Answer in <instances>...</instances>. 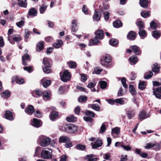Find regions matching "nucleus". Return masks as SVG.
<instances>
[{
	"label": "nucleus",
	"instance_id": "f257e3e1",
	"mask_svg": "<svg viewBox=\"0 0 161 161\" xmlns=\"http://www.w3.org/2000/svg\"><path fill=\"white\" fill-rule=\"evenodd\" d=\"M111 60V56L108 54L106 55L103 56L101 59L100 62L102 65L104 67L107 68L111 67L113 65L111 64H109Z\"/></svg>",
	"mask_w": 161,
	"mask_h": 161
},
{
	"label": "nucleus",
	"instance_id": "f03ea898",
	"mask_svg": "<svg viewBox=\"0 0 161 161\" xmlns=\"http://www.w3.org/2000/svg\"><path fill=\"white\" fill-rule=\"evenodd\" d=\"M63 130L66 132L72 134L76 131L78 130V127L72 124L64 125L62 128Z\"/></svg>",
	"mask_w": 161,
	"mask_h": 161
},
{
	"label": "nucleus",
	"instance_id": "7ed1b4c3",
	"mask_svg": "<svg viewBox=\"0 0 161 161\" xmlns=\"http://www.w3.org/2000/svg\"><path fill=\"white\" fill-rule=\"evenodd\" d=\"M41 146L45 147L48 146L50 143L51 139L49 137H46L45 136H41L38 139Z\"/></svg>",
	"mask_w": 161,
	"mask_h": 161
},
{
	"label": "nucleus",
	"instance_id": "20e7f679",
	"mask_svg": "<svg viewBox=\"0 0 161 161\" xmlns=\"http://www.w3.org/2000/svg\"><path fill=\"white\" fill-rule=\"evenodd\" d=\"M43 64L44 67H42V69L43 72L47 74H48L51 72V69L50 68L51 66L48 61L47 58L46 57H44L43 58Z\"/></svg>",
	"mask_w": 161,
	"mask_h": 161
},
{
	"label": "nucleus",
	"instance_id": "39448f33",
	"mask_svg": "<svg viewBox=\"0 0 161 161\" xmlns=\"http://www.w3.org/2000/svg\"><path fill=\"white\" fill-rule=\"evenodd\" d=\"M41 156L44 159L51 158L52 156V151L50 152L45 150H43L41 153Z\"/></svg>",
	"mask_w": 161,
	"mask_h": 161
},
{
	"label": "nucleus",
	"instance_id": "423d86ee",
	"mask_svg": "<svg viewBox=\"0 0 161 161\" xmlns=\"http://www.w3.org/2000/svg\"><path fill=\"white\" fill-rule=\"evenodd\" d=\"M70 78V73L67 70L64 71L61 77V79L64 82H65L69 80Z\"/></svg>",
	"mask_w": 161,
	"mask_h": 161
},
{
	"label": "nucleus",
	"instance_id": "0eeeda50",
	"mask_svg": "<svg viewBox=\"0 0 161 161\" xmlns=\"http://www.w3.org/2000/svg\"><path fill=\"white\" fill-rule=\"evenodd\" d=\"M96 37L100 39H102L104 36L103 31L102 30L98 29L95 32Z\"/></svg>",
	"mask_w": 161,
	"mask_h": 161
},
{
	"label": "nucleus",
	"instance_id": "6e6552de",
	"mask_svg": "<svg viewBox=\"0 0 161 161\" xmlns=\"http://www.w3.org/2000/svg\"><path fill=\"white\" fill-rule=\"evenodd\" d=\"M25 112L28 114L31 115L34 112V109L33 106L30 105L25 110Z\"/></svg>",
	"mask_w": 161,
	"mask_h": 161
},
{
	"label": "nucleus",
	"instance_id": "1a4fd4ad",
	"mask_svg": "<svg viewBox=\"0 0 161 161\" xmlns=\"http://www.w3.org/2000/svg\"><path fill=\"white\" fill-rule=\"evenodd\" d=\"M32 125L36 127H39L42 125V123L40 120L36 118H34L31 123Z\"/></svg>",
	"mask_w": 161,
	"mask_h": 161
},
{
	"label": "nucleus",
	"instance_id": "9d476101",
	"mask_svg": "<svg viewBox=\"0 0 161 161\" xmlns=\"http://www.w3.org/2000/svg\"><path fill=\"white\" fill-rule=\"evenodd\" d=\"M133 53L136 55H139L141 53L140 48L136 45H134L131 47Z\"/></svg>",
	"mask_w": 161,
	"mask_h": 161
},
{
	"label": "nucleus",
	"instance_id": "9b49d317",
	"mask_svg": "<svg viewBox=\"0 0 161 161\" xmlns=\"http://www.w3.org/2000/svg\"><path fill=\"white\" fill-rule=\"evenodd\" d=\"M150 0H140V6L144 8L147 7L148 3Z\"/></svg>",
	"mask_w": 161,
	"mask_h": 161
},
{
	"label": "nucleus",
	"instance_id": "f8f14e48",
	"mask_svg": "<svg viewBox=\"0 0 161 161\" xmlns=\"http://www.w3.org/2000/svg\"><path fill=\"white\" fill-rule=\"evenodd\" d=\"M127 101L128 100L127 98H122L116 99L115 100V102L116 103L123 105L126 103Z\"/></svg>",
	"mask_w": 161,
	"mask_h": 161
},
{
	"label": "nucleus",
	"instance_id": "ddd939ff",
	"mask_svg": "<svg viewBox=\"0 0 161 161\" xmlns=\"http://www.w3.org/2000/svg\"><path fill=\"white\" fill-rule=\"evenodd\" d=\"M94 155L93 154H90L86 155V158L88 159V161H97L99 159L97 158H94Z\"/></svg>",
	"mask_w": 161,
	"mask_h": 161
},
{
	"label": "nucleus",
	"instance_id": "4468645a",
	"mask_svg": "<svg viewBox=\"0 0 161 161\" xmlns=\"http://www.w3.org/2000/svg\"><path fill=\"white\" fill-rule=\"evenodd\" d=\"M16 81L17 83L19 84H21L24 83V80L21 78H18L17 76L13 77L12 78V82H14Z\"/></svg>",
	"mask_w": 161,
	"mask_h": 161
},
{
	"label": "nucleus",
	"instance_id": "2eb2a0df",
	"mask_svg": "<svg viewBox=\"0 0 161 161\" xmlns=\"http://www.w3.org/2000/svg\"><path fill=\"white\" fill-rule=\"evenodd\" d=\"M63 44V42L61 40H57L56 42L53 44V47L56 48H58L60 47Z\"/></svg>",
	"mask_w": 161,
	"mask_h": 161
},
{
	"label": "nucleus",
	"instance_id": "dca6fc26",
	"mask_svg": "<svg viewBox=\"0 0 161 161\" xmlns=\"http://www.w3.org/2000/svg\"><path fill=\"white\" fill-rule=\"evenodd\" d=\"M129 60L130 63L131 64H136L138 61V58L136 56H132L129 58Z\"/></svg>",
	"mask_w": 161,
	"mask_h": 161
},
{
	"label": "nucleus",
	"instance_id": "f3484780",
	"mask_svg": "<svg viewBox=\"0 0 161 161\" xmlns=\"http://www.w3.org/2000/svg\"><path fill=\"white\" fill-rule=\"evenodd\" d=\"M41 83L42 84L43 86L44 87L46 88L50 85L51 84V81L50 80H45L44 79H43L41 80Z\"/></svg>",
	"mask_w": 161,
	"mask_h": 161
},
{
	"label": "nucleus",
	"instance_id": "a211bd4d",
	"mask_svg": "<svg viewBox=\"0 0 161 161\" xmlns=\"http://www.w3.org/2000/svg\"><path fill=\"white\" fill-rule=\"evenodd\" d=\"M42 94V91L39 89L36 90L32 93L33 96L36 97L41 96Z\"/></svg>",
	"mask_w": 161,
	"mask_h": 161
},
{
	"label": "nucleus",
	"instance_id": "6ab92c4d",
	"mask_svg": "<svg viewBox=\"0 0 161 161\" xmlns=\"http://www.w3.org/2000/svg\"><path fill=\"white\" fill-rule=\"evenodd\" d=\"M103 144L102 141L100 140H97L96 141L94 144L92 145V148L95 149L97 147L101 146Z\"/></svg>",
	"mask_w": 161,
	"mask_h": 161
},
{
	"label": "nucleus",
	"instance_id": "aec40b11",
	"mask_svg": "<svg viewBox=\"0 0 161 161\" xmlns=\"http://www.w3.org/2000/svg\"><path fill=\"white\" fill-rule=\"evenodd\" d=\"M127 36L128 39L133 40L136 37V34L134 32L130 31L128 34Z\"/></svg>",
	"mask_w": 161,
	"mask_h": 161
},
{
	"label": "nucleus",
	"instance_id": "412c9836",
	"mask_svg": "<svg viewBox=\"0 0 161 161\" xmlns=\"http://www.w3.org/2000/svg\"><path fill=\"white\" fill-rule=\"evenodd\" d=\"M37 47L36 48V51L38 52H40L44 48L43 42H40L37 44Z\"/></svg>",
	"mask_w": 161,
	"mask_h": 161
},
{
	"label": "nucleus",
	"instance_id": "4be33fe9",
	"mask_svg": "<svg viewBox=\"0 0 161 161\" xmlns=\"http://www.w3.org/2000/svg\"><path fill=\"white\" fill-rule=\"evenodd\" d=\"M28 14L30 16H36L37 14V11L36 9L34 8H31L28 12Z\"/></svg>",
	"mask_w": 161,
	"mask_h": 161
},
{
	"label": "nucleus",
	"instance_id": "5701e85b",
	"mask_svg": "<svg viewBox=\"0 0 161 161\" xmlns=\"http://www.w3.org/2000/svg\"><path fill=\"white\" fill-rule=\"evenodd\" d=\"M77 21L75 19L72 20L71 30L74 32H76L77 30Z\"/></svg>",
	"mask_w": 161,
	"mask_h": 161
},
{
	"label": "nucleus",
	"instance_id": "b1692460",
	"mask_svg": "<svg viewBox=\"0 0 161 161\" xmlns=\"http://www.w3.org/2000/svg\"><path fill=\"white\" fill-rule=\"evenodd\" d=\"M139 119L140 120L144 119L149 116L148 114L147 115L146 114L145 112L144 111L139 113Z\"/></svg>",
	"mask_w": 161,
	"mask_h": 161
},
{
	"label": "nucleus",
	"instance_id": "393cba45",
	"mask_svg": "<svg viewBox=\"0 0 161 161\" xmlns=\"http://www.w3.org/2000/svg\"><path fill=\"white\" fill-rule=\"evenodd\" d=\"M5 116L6 119L11 120L13 119V117L11 112L6 111Z\"/></svg>",
	"mask_w": 161,
	"mask_h": 161
},
{
	"label": "nucleus",
	"instance_id": "a878e982",
	"mask_svg": "<svg viewBox=\"0 0 161 161\" xmlns=\"http://www.w3.org/2000/svg\"><path fill=\"white\" fill-rule=\"evenodd\" d=\"M69 138L65 136H60L59 138V142L66 143L69 141Z\"/></svg>",
	"mask_w": 161,
	"mask_h": 161
},
{
	"label": "nucleus",
	"instance_id": "bb28decb",
	"mask_svg": "<svg viewBox=\"0 0 161 161\" xmlns=\"http://www.w3.org/2000/svg\"><path fill=\"white\" fill-rule=\"evenodd\" d=\"M58 117V113L56 111H53L50 115V119L52 120H53Z\"/></svg>",
	"mask_w": 161,
	"mask_h": 161
},
{
	"label": "nucleus",
	"instance_id": "cd10ccee",
	"mask_svg": "<svg viewBox=\"0 0 161 161\" xmlns=\"http://www.w3.org/2000/svg\"><path fill=\"white\" fill-rule=\"evenodd\" d=\"M99 42V41L95 37L92 40L90 41L88 45L89 46H92L97 45Z\"/></svg>",
	"mask_w": 161,
	"mask_h": 161
},
{
	"label": "nucleus",
	"instance_id": "c85d7f7f",
	"mask_svg": "<svg viewBox=\"0 0 161 161\" xmlns=\"http://www.w3.org/2000/svg\"><path fill=\"white\" fill-rule=\"evenodd\" d=\"M30 59V56L28 54H26L24 56H22V61L23 64L24 65H27L26 60H29Z\"/></svg>",
	"mask_w": 161,
	"mask_h": 161
},
{
	"label": "nucleus",
	"instance_id": "c756f323",
	"mask_svg": "<svg viewBox=\"0 0 161 161\" xmlns=\"http://www.w3.org/2000/svg\"><path fill=\"white\" fill-rule=\"evenodd\" d=\"M77 118L73 115H70L66 118V120L69 122H74L76 120Z\"/></svg>",
	"mask_w": 161,
	"mask_h": 161
},
{
	"label": "nucleus",
	"instance_id": "7c9ffc66",
	"mask_svg": "<svg viewBox=\"0 0 161 161\" xmlns=\"http://www.w3.org/2000/svg\"><path fill=\"white\" fill-rule=\"evenodd\" d=\"M113 25L114 27L118 28L122 26V24L121 21L117 20L113 22Z\"/></svg>",
	"mask_w": 161,
	"mask_h": 161
},
{
	"label": "nucleus",
	"instance_id": "2f4dec72",
	"mask_svg": "<svg viewBox=\"0 0 161 161\" xmlns=\"http://www.w3.org/2000/svg\"><path fill=\"white\" fill-rule=\"evenodd\" d=\"M47 8V5L44 4H43L41 5L39 8V11L41 14L44 13Z\"/></svg>",
	"mask_w": 161,
	"mask_h": 161
},
{
	"label": "nucleus",
	"instance_id": "473e14b6",
	"mask_svg": "<svg viewBox=\"0 0 161 161\" xmlns=\"http://www.w3.org/2000/svg\"><path fill=\"white\" fill-rule=\"evenodd\" d=\"M101 13L103 14L105 20H107L109 18L110 13L108 11L104 12L103 9L101 10Z\"/></svg>",
	"mask_w": 161,
	"mask_h": 161
},
{
	"label": "nucleus",
	"instance_id": "72a5a7b5",
	"mask_svg": "<svg viewBox=\"0 0 161 161\" xmlns=\"http://www.w3.org/2000/svg\"><path fill=\"white\" fill-rule=\"evenodd\" d=\"M152 71L155 73H158L159 70V67L158 65V64H155L153 65L152 66Z\"/></svg>",
	"mask_w": 161,
	"mask_h": 161
},
{
	"label": "nucleus",
	"instance_id": "f704fd0d",
	"mask_svg": "<svg viewBox=\"0 0 161 161\" xmlns=\"http://www.w3.org/2000/svg\"><path fill=\"white\" fill-rule=\"evenodd\" d=\"M18 3L19 6L25 8L27 5L26 0H18Z\"/></svg>",
	"mask_w": 161,
	"mask_h": 161
},
{
	"label": "nucleus",
	"instance_id": "c9c22d12",
	"mask_svg": "<svg viewBox=\"0 0 161 161\" xmlns=\"http://www.w3.org/2000/svg\"><path fill=\"white\" fill-rule=\"evenodd\" d=\"M95 13L93 15V18L96 21H98L100 17L99 12H98L96 10H95Z\"/></svg>",
	"mask_w": 161,
	"mask_h": 161
},
{
	"label": "nucleus",
	"instance_id": "e433bc0d",
	"mask_svg": "<svg viewBox=\"0 0 161 161\" xmlns=\"http://www.w3.org/2000/svg\"><path fill=\"white\" fill-rule=\"evenodd\" d=\"M69 67L71 68H75L76 67L77 64L76 62L73 61H69L67 62Z\"/></svg>",
	"mask_w": 161,
	"mask_h": 161
},
{
	"label": "nucleus",
	"instance_id": "4c0bfd02",
	"mask_svg": "<svg viewBox=\"0 0 161 161\" xmlns=\"http://www.w3.org/2000/svg\"><path fill=\"white\" fill-rule=\"evenodd\" d=\"M10 95V93L9 92L6 91L1 94L2 97L4 98H7Z\"/></svg>",
	"mask_w": 161,
	"mask_h": 161
},
{
	"label": "nucleus",
	"instance_id": "58836bf2",
	"mask_svg": "<svg viewBox=\"0 0 161 161\" xmlns=\"http://www.w3.org/2000/svg\"><path fill=\"white\" fill-rule=\"evenodd\" d=\"M110 44L113 46H116L118 43V41L116 39H112L109 42Z\"/></svg>",
	"mask_w": 161,
	"mask_h": 161
},
{
	"label": "nucleus",
	"instance_id": "ea45409f",
	"mask_svg": "<svg viewBox=\"0 0 161 161\" xmlns=\"http://www.w3.org/2000/svg\"><path fill=\"white\" fill-rule=\"evenodd\" d=\"M119 132L120 129L118 127H116L112 129V135L114 134L118 135L119 134Z\"/></svg>",
	"mask_w": 161,
	"mask_h": 161
},
{
	"label": "nucleus",
	"instance_id": "a19ab883",
	"mask_svg": "<svg viewBox=\"0 0 161 161\" xmlns=\"http://www.w3.org/2000/svg\"><path fill=\"white\" fill-rule=\"evenodd\" d=\"M153 73L151 71H150L148 73H146L145 74L144 77L146 79H148L151 78L153 75Z\"/></svg>",
	"mask_w": 161,
	"mask_h": 161
},
{
	"label": "nucleus",
	"instance_id": "79ce46f5",
	"mask_svg": "<svg viewBox=\"0 0 161 161\" xmlns=\"http://www.w3.org/2000/svg\"><path fill=\"white\" fill-rule=\"evenodd\" d=\"M75 148L78 150H84L86 149V147L85 145L79 144L76 146Z\"/></svg>",
	"mask_w": 161,
	"mask_h": 161
},
{
	"label": "nucleus",
	"instance_id": "37998d69",
	"mask_svg": "<svg viewBox=\"0 0 161 161\" xmlns=\"http://www.w3.org/2000/svg\"><path fill=\"white\" fill-rule=\"evenodd\" d=\"M153 36L157 39L159 38L161 36L160 34L157 31H154L152 34Z\"/></svg>",
	"mask_w": 161,
	"mask_h": 161
},
{
	"label": "nucleus",
	"instance_id": "c03bdc74",
	"mask_svg": "<svg viewBox=\"0 0 161 161\" xmlns=\"http://www.w3.org/2000/svg\"><path fill=\"white\" fill-rule=\"evenodd\" d=\"M138 87L141 90H143L145 88V82L143 81H140L139 82Z\"/></svg>",
	"mask_w": 161,
	"mask_h": 161
},
{
	"label": "nucleus",
	"instance_id": "a18cd8bd",
	"mask_svg": "<svg viewBox=\"0 0 161 161\" xmlns=\"http://www.w3.org/2000/svg\"><path fill=\"white\" fill-rule=\"evenodd\" d=\"M141 14L142 17L144 18H146L148 16H149L150 15V11H144L142 12Z\"/></svg>",
	"mask_w": 161,
	"mask_h": 161
},
{
	"label": "nucleus",
	"instance_id": "49530a36",
	"mask_svg": "<svg viewBox=\"0 0 161 161\" xmlns=\"http://www.w3.org/2000/svg\"><path fill=\"white\" fill-rule=\"evenodd\" d=\"M12 37L13 40L16 42L20 41L21 40V37L19 35H13Z\"/></svg>",
	"mask_w": 161,
	"mask_h": 161
},
{
	"label": "nucleus",
	"instance_id": "de8ad7c7",
	"mask_svg": "<svg viewBox=\"0 0 161 161\" xmlns=\"http://www.w3.org/2000/svg\"><path fill=\"white\" fill-rule=\"evenodd\" d=\"M31 33V32L29 31L27 29L25 30L24 37L25 41H26V39H27L29 37Z\"/></svg>",
	"mask_w": 161,
	"mask_h": 161
},
{
	"label": "nucleus",
	"instance_id": "09e8293b",
	"mask_svg": "<svg viewBox=\"0 0 161 161\" xmlns=\"http://www.w3.org/2000/svg\"><path fill=\"white\" fill-rule=\"evenodd\" d=\"M91 106L93 109L96 111H99L100 110V108L97 104H91Z\"/></svg>",
	"mask_w": 161,
	"mask_h": 161
},
{
	"label": "nucleus",
	"instance_id": "8fccbe9b",
	"mask_svg": "<svg viewBox=\"0 0 161 161\" xmlns=\"http://www.w3.org/2000/svg\"><path fill=\"white\" fill-rule=\"evenodd\" d=\"M126 79L125 77H122L121 79V82L123 86L125 88H128V85L126 83Z\"/></svg>",
	"mask_w": 161,
	"mask_h": 161
},
{
	"label": "nucleus",
	"instance_id": "3c124183",
	"mask_svg": "<svg viewBox=\"0 0 161 161\" xmlns=\"http://www.w3.org/2000/svg\"><path fill=\"white\" fill-rule=\"evenodd\" d=\"M43 96L44 98H46L47 99H49L50 98V91H45L42 93Z\"/></svg>",
	"mask_w": 161,
	"mask_h": 161
},
{
	"label": "nucleus",
	"instance_id": "603ef678",
	"mask_svg": "<svg viewBox=\"0 0 161 161\" xmlns=\"http://www.w3.org/2000/svg\"><path fill=\"white\" fill-rule=\"evenodd\" d=\"M153 94L154 95L156 98L159 99H161V94L157 92L155 89H153Z\"/></svg>",
	"mask_w": 161,
	"mask_h": 161
},
{
	"label": "nucleus",
	"instance_id": "864d4df0",
	"mask_svg": "<svg viewBox=\"0 0 161 161\" xmlns=\"http://www.w3.org/2000/svg\"><path fill=\"white\" fill-rule=\"evenodd\" d=\"M129 90L131 94L132 95L136 94V92L135 91L134 87L132 85H130L129 86Z\"/></svg>",
	"mask_w": 161,
	"mask_h": 161
},
{
	"label": "nucleus",
	"instance_id": "5fc2aeb1",
	"mask_svg": "<svg viewBox=\"0 0 161 161\" xmlns=\"http://www.w3.org/2000/svg\"><path fill=\"white\" fill-rule=\"evenodd\" d=\"M154 147V144L153 143H147L144 146V147L146 149H149L151 148Z\"/></svg>",
	"mask_w": 161,
	"mask_h": 161
},
{
	"label": "nucleus",
	"instance_id": "6e6d98bb",
	"mask_svg": "<svg viewBox=\"0 0 161 161\" xmlns=\"http://www.w3.org/2000/svg\"><path fill=\"white\" fill-rule=\"evenodd\" d=\"M136 25L139 28V29L142 30L144 28L143 23L142 22L139 21L136 23Z\"/></svg>",
	"mask_w": 161,
	"mask_h": 161
},
{
	"label": "nucleus",
	"instance_id": "4d7b16f0",
	"mask_svg": "<svg viewBox=\"0 0 161 161\" xmlns=\"http://www.w3.org/2000/svg\"><path fill=\"white\" fill-rule=\"evenodd\" d=\"M85 114L87 116H91L92 117H94L95 115V114L94 112L89 110L86 111Z\"/></svg>",
	"mask_w": 161,
	"mask_h": 161
},
{
	"label": "nucleus",
	"instance_id": "13d9d810",
	"mask_svg": "<svg viewBox=\"0 0 161 161\" xmlns=\"http://www.w3.org/2000/svg\"><path fill=\"white\" fill-rule=\"evenodd\" d=\"M138 33L140 36L145 37L147 36L146 32L144 30H140Z\"/></svg>",
	"mask_w": 161,
	"mask_h": 161
},
{
	"label": "nucleus",
	"instance_id": "bf43d9fd",
	"mask_svg": "<svg viewBox=\"0 0 161 161\" xmlns=\"http://www.w3.org/2000/svg\"><path fill=\"white\" fill-rule=\"evenodd\" d=\"M100 86L102 89L105 88L107 85V82L104 81H102L100 82Z\"/></svg>",
	"mask_w": 161,
	"mask_h": 161
},
{
	"label": "nucleus",
	"instance_id": "052dcab7",
	"mask_svg": "<svg viewBox=\"0 0 161 161\" xmlns=\"http://www.w3.org/2000/svg\"><path fill=\"white\" fill-rule=\"evenodd\" d=\"M106 130V127L104 124L103 123L101 127L100 130L99 131V133H104Z\"/></svg>",
	"mask_w": 161,
	"mask_h": 161
},
{
	"label": "nucleus",
	"instance_id": "680f3d73",
	"mask_svg": "<svg viewBox=\"0 0 161 161\" xmlns=\"http://www.w3.org/2000/svg\"><path fill=\"white\" fill-rule=\"evenodd\" d=\"M150 27L152 29H155L157 27V24L154 21H153L150 23Z\"/></svg>",
	"mask_w": 161,
	"mask_h": 161
},
{
	"label": "nucleus",
	"instance_id": "e2e57ef3",
	"mask_svg": "<svg viewBox=\"0 0 161 161\" xmlns=\"http://www.w3.org/2000/svg\"><path fill=\"white\" fill-rule=\"evenodd\" d=\"M24 21L21 20L16 23V24L17 26L19 28H21L24 25Z\"/></svg>",
	"mask_w": 161,
	"mask_h": 161
},
{
	"label": "nucleus",
	"instance_id": "0e129e2a",
	"mask_svg": "<svg viewBox=\"0 0 161 161\" xmlns=\"http://www.w3.org/2000/svg\"><path fill=\"white\" fill-rule=\"evenodd\" d=\"M111 156L110 154L109 153H107L105 154L103 156V158L106 160H111V159H110Z\"/></svg>",
	"mask_w": 161,
	"mask_h": 161
},
{
	"label": "nucleus",
	"instance_id": "69168bd1",
	"mask_svg": "<svg viewBox=\"0 0 161 161\" xmlns=\"http://www.w3.org/2000/svg\"><path fill=\"white\" fill-rule=\"evenodd\" d=\"M103 69H99L97 68L95 69L92 72V74H99Z\"/></svg>",
	"mask_w": 161,
	"mask_h": 161
},
{
	"label": "nucleus",
	"instance_id": "338daca9",
	"mask_svg": "<svg viewBox=\"0 0 161 161\" xmlns=\"http://www.w3.org/2000/svg\"><path fill=\"white\" fill-rule=\"evenodd\" d=\"M82 11L85 14H88V9L86 5H84L82 8Z\"/></svg>",
	"mask_w": 161,
	"mask_h": 161
},
{
	"label": "nucleus",
	"instance_id": "774afa93",
	"mask_svg": "<svg viewBox=\"0 0 161 161\" xmlns=\"http://www.w3.org/2000/svg\"><path fill=\"white\" fill-rule=\"evenodd\" d=\"M87 97L85 96H81L79 97V100L80 102H84L86 101L87 100Z\"/></svg>",
	"mask_w": 161,
	"mask_h": 161
}]
</instances>
